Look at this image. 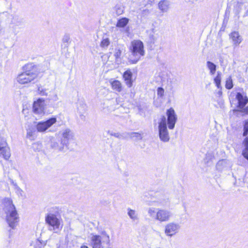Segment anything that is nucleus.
Returning a JSON list of instances; mask_svg holds the SVG:
<instances>
[{"label": "nucleus", "instance_id": "obj_1", "mask_svg": "<svg viewBox=\"0 0 248 248\" xmlns=\"http://www.w3.org/2000/svg\"><path fill=\"white\" fill-rule=\"evenodd\" d=\"M166 117H161L158 122V130L160 140L163 142H168L170 140L168 130L167 127V123L168 128L173 129L177 120V115L172 108H170L166 111Z\"/></svg>", "mask_w": 248, "mask_h": 248}, {"label": "nucleus", "instance_id": "obj_2", "mask_svg": "<svg viewBox=\"0 0 248 248\" xmlns=\"http://www.w3.org/2000/svg\"><path fill=\"white\" fill-rule=\"evenodd\" d=\"M24 72L18 74L16 78L19 84H28L37 78L39 72L35 64L27 63L24 66Z\"/></svg>", "mask_w": 248, "mask_h": 248}, {"label": "nucleus", "instance_id": "obj_3", "mask_svg": "<svg viewBox=\"0 0 248 248\" xmlns=\"http://www.w3.org/2000/svg\"><path fill=\"white\" fill-rule=\"evenodd\" d=\"M130 54L128 56L129 62L132 64L138 62L140 58L145 55L143 43L140 40H134L131 42L129 46Z\"/></svg>", "mask_w": 248, "mask_h": 248}, {"label": "nucleus", "instance_id": "obj_4", "mask_svg": "<svg viewBox=\"0 0 248 248\" xmlns=\"http://www.w3.org/2000/svg\"><path fill=\"white\" fill-rule=\"evenodd\" d=\"M4 206L7 222L9 226L13 229L16 226L19 221L17 213L12 201L10 199L4 200Z\"/></svg>", "mask_w": 248, "mask_h": 248}, {"label": "nucleus", "instance_id": "obj_5", "mask_svg": "<svg viewBox=\"0 0 248 248\" xmlns=\"http://www.w3.org/2000/svg\"><path fill=\"white\" fill-rule=\"evenodd\" d=\"M147 213L152 219L159 222H168L172 217V212L167 209L149 207Z\"/></svg>", "mask_w": 248, "mask_h": 248}, {"label": "nucleus", "instance_id": "obj_6", "mask_svg": "<svg viewBox=\"0 0 248 248\" xmlns=\"http://www.w3.org/2000/svg\"><path fill=\"white\" fill-rule=\"evenodd\" d=\"M110 244V236L105 231L102 232L99 234H91L90 245L92 248H105L109 246Z\"/></svg>", "mask_w": 248, "mask_h": 248}, {"label": "nucleus", "instance_id": "obj_7", "mask_svg": "<svg viewBox=\"0 0 248 248\" xmlns=\"http://www.w3.org/2000/svg\"><path fill=\"white\" fill-rule=\"evenodd\" d=\"M46 223L49 225V230L57 232L62 227V220L55 215L50 214L46 218Z\"/></svg>", "mask_w": 248, "mask_h": 248}, {"label": "nucleus", "instance_id": "obj_8", "mask_svg": "<svg viewBox=\"0 0 248 248\" xmlns=\"http://www.w3.org/2000/svg\"><path fill=\"white\" fill-rule=\"evenodd\" d=\"M55 136L65 144L68 146V144L70 140H75V135L74 132L69 128H65L62 129Z\"/></svg>", "mask_w": 248, "mask_h": 248}, {"label": "nucleus", "instance_id": "obj_9", "mask_svg": "<svg viewBox=\"0 0 248 248\" xmlns=\"http://www.w3.org/2000/svg\"><path fill=\"white\" fill-rule=\"evenodd\" d=\"M180 225L176 222H171L167 223L164 227V233L168 237H172L179 232Z\"/></svg>", "mask_w": 248, "mask_h": 248}, {"label": "nucleus", "instance_id": "obj_10", "mask_svg": "<svg viewBox=\"0 0 248 248\" xmlns=\"http://www.w3.org/2000/svg\"><path fill=\"white\" fill-rule=\"evenodd\" d=\"M57 122V119L55 117H52L46 121L38 122L35 128L39 132H45L52 125Z\"/></svg>", "mask_w": 248, "mask_h": 248}, {"label": "nucleus", "instance_id": "obj_11", "mask_svg": "<svg viewBox=\"0 0 248 248\" xmlns=\"http://www.w3.org/2000/svg\"><path fill=\"white\" fill-rule=\"evenodd\" d=\"M10 156V150L6 140L0 137V157L5 160H8Z\"/></svg>", "mask_w": 248, "mask_h": 248}, {"label": "nucleus", "instance_id": "obj_12", "mask_svg": "<svg viewBox=\"0 0 248 248\" xmlns=\"http://www.w3.org/2000/svg\"><path fill=\"white\" fill-rule=\"evenodd\" d=\"M45 99L39 98L35 101L33 104V111L36 114L42 115L44 114V110L46 107Z\"/></svg>", "mask_w": 248, "mask_h": 248}, {"label": "nucleus", "instance_id": "obj_13", "mask_svg": "<svg viewBox=\"0 0 248 248\" xmlns=\"http://www.w3.org/2000/svg\"><path fill=\"white\" fill-rule=\"evenodd\" d=\"M51 147L55 150L63 151L65 147H67V146L61 140H57L52 139L51 142Z\"/></svg>", "mask_w": 248, "mask_h": 248}, {"label": "nucleus", "instance_id": "obj_14", "mask_svg": "<svg viewBox=\"0 0 248 248\" xmlns=\"http://www.w3.org/2000/svg\"><path fill=\"white\" fill-rule=\"evenodd\" d=\"M132 73L130 69H127L123 74V78L125 81L126 85L130 88L132 86L133 81L132 80Z\"/></svg>", "mask_w": 248, "mask_h": 248}, {"label": "nucleus", "instance_id": "obj_15", "mask_svg": "<svg viewBox=\"0 0 248 248\" xmlns=\"http://www.w3.org/2000/svg\"><path fill=\"white\" fill-rule=\"evenodd\" d=\"M230 38L231 39L233 45L238 46L242 41V38L237 31H233L230 34Z\"/></svg>", "mask_w": 248, "mask_h": 248}, {"label": "nucleus", "instance_id": "obj_16", "mask_svg": "<svg viewBox=\"0 0 248 248\" xmlns=\"http://www.w3.org/2000/svg\"><path fill=\"white\" fill-rule=\"evenodd\" d=\"M236 99L238 101V105L237 106L238 109L242 108L248 103V98L247 97L240 93H237Z\"/></svg>", "mask_w": 248, "mask_h": 248}, {"label": "nucleus", "instance_id": "obj_17", "mask_svg": "<svg viewBox=\"0 0 248 248\" xmlns=\"http://www.w3.org/2000/svg\"><path fill=\"white\" fill-rule=\"evenodd\" d=\"M231 166V164L228 160L222 159L218 161L216 165V167L218 170H222L225 169L230 168Z\"/></svg>", "mask_w": 248, "mask_h": 248}, {"label": "nucleus", "instance_id": "obj_18", "mask_svg": "<svg viewBox=\"0 0 248 248\" xmlns=\"http://www.w3.org/2000/svg\"><path fill=\"white\" fill-rule=\"evenodd\" d=\"M109 82L113 90L118 92H120L122 91L123 86L120 81L118 80H111Z\"/></svg>", "mask_w": 248, "mask_h": 248}, {"label": "nucleus", "instance_id": "obj_19", "mask_svg": "<svg viewBox=\"0 0 248 248\" xmlns=\"http://www.w3.org/2000/svg\"><path fill=\"white\" fill-rule=\"evenodd\" d=\"M158 8L162 12H167L169 8V2L167 0H162L158 3Z\"/></svg>", "mask_w": 248, "mask_h": 248}, {"label": "nucleus", "instance_id": "obj_20", "mask_svg": "<svg viewBox=\"0 0 248 248\" xmlns=\"http://www.w3.org/2000/svg\"><path fill=\"white\" fill-rule=\"evenodd\" d=\"M127 214L129 217L133 221H136L139 219V214L137 212L131 208L127 209Z\"/></svg>", "mask_w": 248, "mask_h": 248}, {"label": "nucleus", "instance_id": "obj_21", "mask_svg": "<svg viewBox=\"0 0 248 248\" xmlns=\"http://www.w3.org/2000/svg\"><path fill=\"white\" fill-rule=\"evenodd\" d=\"M206 66L209 70L211 75H213L215 74L217 70V66L216 64L210 61H207L206 62Z\"/></svg>", "mask_w": 248, "mask_h": 248}, {"label": "nucleus", "instance_id": "obj_22", "mask_svg": "<svg viewBox=\"0 0 248 248\" xmlns=\"http://www.w3.org/2000/svg\"><path fill=\"white\" fill-rule=\"evenodd\" d=\"M36 131L34 129L29 128L27 130L26 137L31 140H33L36 138Z\"/></svg>", "mask_w": 248, "mask_h": 248}, {"label": "nucleus", "instance_id": "obj_23", "mask_svg": "<svg viewBox=\"0 0 248 248\" xmlns=\"http://www.w3.org/2000/svg\"><path fill=\"white\" fill-rule=\"evenodd\" d=\"M129 19L126 17H123L118 20L116 24V27L118 28H124L129 22Z\"/></svg>", "mask_w": 248, "mask_h": 248}, {"label": "nucleus", "instance_id": "obj_24", "mask_svg": "<svg viewBox=\"0 0 248 248\" xmlns=\"http://www.w3.org/2000/svg\"><path fill=\"white\" fill-rule=\"evenodd\" d=\"M122 54V51L120 49H116L114 54V56L115 58V61L118 64H120L121 62V55Z\"/></svg>", "mask_w": 248, "mask_h": 248}, {"label": "nucleus", "instance_id": "obj_25", "mask_svg": "<svg viewBox=\"0 0 248 248\" xmlns=\"http://www.w3.org/2000/svg\"><path fill=\"white\" fill-rule=\"evenodd\" d=\"M221 73L220 72H218L217 76L214 79V82L218 88H220L221 87Z\"/></svg>", "mask_w": 248, "mask_h": 248}, {"label": "nucleus", "instance_id": "obj_26", "mask_svg": "<svg viewBox=\"0 0 248 248\" xmlns=\"http://www.w3.org/2000/svg\"><path fill=\"white\" fill-rule=\"evenodd\" d=\"M130 137L135 140H140L142 139V135L139 133L132 132L130 133Z\"/></svg>", "mask_w": 248, "mask_h": 248}, {"label": "nucleus", "instance_id": "obj_27", "mask_svg": "<svg viewBox=\"0 0 248 248\" xmlns=\"http://www.w3.org/2000/svg\"><path fill=\"white\" fill-rule=\"evenodd\" d=\"M225 86H226V88L228 89H231L232 88V87H233L232 80L231 77H229V78H227V79L226 81Z\"/></svg>", "mask_w": 248, "mask_h": 248}, {"label": "nucleus", "instance_id": "obj_28", "mask_svg": "<svg viewBox=\"0 0 248 248\" xmlns=\"http://www.w3.org/2000/svg\"><path fill=\"white\" fill-rule=\"evenodd\" d=\"M115 13L117 15H121L123 13V8L120 6H116L114 8Z\"/></svg>", "mask_w": 248, "mask_h": 248}, {"label": "nucleus", "instance_id": "obj_29", "mask_svg": "<svg viewBox=\"0 0 248 248\" xmlns=\"http://www.w3.org/2000/svg\"><path fill=\"white\" fill-rule=\"evenodd\" d=\"M109 40L108 38H103L101 43V46L107 47L109 45Z\"/></svg>", "mask_w": 248, "mask_h": 248}, {"label": "nucleus", "instance_id": "obj_30", "mask_svg": "<svg viewBox=\"0 0 248 248\" xmlns=\"http://www.w3.org/2000/svg\"><path fill=\"white\" fill-rule=\"evenodd\" d=\"M248 133V120H246L244 125V133L243 136H246Z\"/></svg>", "mask_w": 248, "mask_h": 248}, {"label": "nucleus", "instance_id": "obj_31", "mask_svg": "<svg viewBox=\"0 0 248 248\" xmlns=\"http://www.w3.org/2000/svg\"><path fill=\"white\" fill-rule=\"evenodd\" d=\"M157 94L158 96H159L160 97H163L164 94V89L161 87L158 88V89L157 90Z\"/></svg>", "mask_w": 248, "mask_h": 248}, {"label": "nucleus", "instance_id": "obj_32", "mask_svg": "<svg viewBox=\"0 0 248 248\" xmlns=\"http://www.w3.org/2000/svg\"><path fill=\"white\" fill-rule=\"evenodd\" d=\"M38 93L41 95H46V90L42 87H39L38 89Z\"/></svg>", "mask_w": 248, "mask_h": 248}, {"label": "nucleus", "instance_id": "obj_33", "mask_svg": "<svg viewBox=\"0 0 248 248\" xmlns=\"http://www.w3.org/2000/svg\"><path fill=\"white\" fill-rule=\"evenodd\" d=\"M237 111L243 113L245 114H248V106L246 108L244 107L242 108H239L237 110Z\"/></svg>", "mask_w": 248, "mask_h": 248}, {"label": "nucleus", "instance_id": "obj_34", "mask_svg": "<svg viewBox=\"0 0 248 248\" xmlns=\"http://www.w3.org/2000/svg\"><path fill=\"white\" fill-rule=\"evenodd\" d=\"M41 144L38 142L34 143L32 147L34 149H39L41 148Z\"/></svg>", "mask_w": 248, "mask_h": 248}, {"label": "nucleus", "instance_id": "obj_35", "mask_svg": "<svg viewBox=\"0 0 248 248\" xmlns=\"http://www.w3.org/2000/svg\"><path fill=\"white\" fill-rule=\"evenodd\" d=\"M11 182L13 184V185L15 186H16V191L17 193H20L21 195H22V193L23 192V191L21 189H20L19 187L17 186V185L16 183H15L13 180H11Z\"/></svg>", "mask_w": 248, "mask_h": 248}, {"label": "nucleus", "instance_id": "obj_36", "mask_svg": "<svg viewBox=\"0 0 248 248\" xmlns=\"http://www.w3.org/2000/svg\"><path fill=\"white\" fill-rule=\"evenodd\" d=\"M244 144L246 147V150L245 151H248V137L246 138L244 140Z\"/></svg>", "mask_w": 248, "mask_h": 248}, {"label": "nucleus", "instance_id": "obj_37", "mask_svg": "<svg viewBox=\"0 0 248 248\" xmlns=\"http://www.w3.org/2000/svg\"><path fill=\"white\" fill-rule=\"evenodd\" d=\"M243 155L245 158L248 160V151H244L243 152Z\"/></svg>", "mask_w": 248, "mask_h": 248}, {"label": "nucleus", "instance_id": "obj_38", "mask_svg": "<svg viewBox=\"0 0 248 248\" xmlns=\"http://www.w3.org/2000/svg\"><path fill=\"white\" fill-rule=\"evenodd\" d=\"M112 136L117 137V138H120V134L118 133H115L114 134H111Z\"/></svg>", "mask_w": 248, "mask_h": 248}, {"label": "nucleus", "instance_id": "obj_39", "mask_svg": "<svg viewBox=\"0 0 248 248\" xmlns=\"http://www.w3.org/2000/svg\"><path fill=\"white\" fill-rule=\"evenodd\" d=\"M69 37L68 36H65L63 39V42H68L69 41Z\"/></svg>", "mask_w": 248, "mask_h": 248}, {"label": "nucleus", "instance_id": "obj_40", "mask_svg": "<svg viewBox=\"0 0 248 248\" xmlns=\"http://www.w3.org/2000/svg\"><path fill=\"white\" fill-rule=\"evenodd\" d=\"M208 157L211 158H212L211 155H210V154L206 155V157Z\"/></svg>", "mask_w": 248, "mask_h": 248}, {"label": "nucleus", "instance_id": "obj_41", "mask_svg": "<svg viewBox=\"0 0 248 248\" xmlns=\"http://www.w3.org/2000/svg\"><path fill=\"white\" fill-rule=\"evenodd\" d=\"M80 248H88V247L86 246H82Z\"/></svg>", "mask_w": 248, "mask_h": 248}, {"label": "nucleus", "instance_id": "obj_42", "mask_svg": "<svg viewBox=\"0 0 248 248\" xmlns=\"http://www.w3.org/2000/svg\"><path fill=\"white\" fill-rule=\"evenodd\" d=\"M155 39H156L155 38V37H153L152 39H153V40H155Z\"/></svg>", "mask_w": 248, "mask_h": 248}]
</instances>
